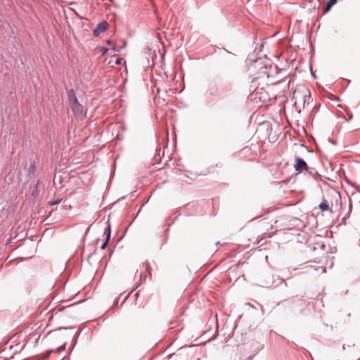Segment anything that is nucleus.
I'll return each instance as SVG.
<instances>
[{"label":"nucleus","instance_id":"obj_7","mask_svg":"<svg viewBox=\"0 0 360 360\" xmlns=\"http://www.w3.org/2000/svg\"><path fill=\"white\" fill-rule=\"evenodd\" d=\"M68 102H69V104L70 105V108L75 105L76 103H79L78 101V99L76 96V94H75V90L73 89H70L68 92Z\"/></svg>","mask_w":360,"mask_h":360},{"label":"nucleus","instance_id":"obj_40","mask_svg":"<svg viewBox=\"0 0 360 360\" xmlns=\"http://www.w3.org/2000/svg\"><path fill=\"white\" fill-rule=\"evenodd\" d=\"M248 304L250 307L255 308V307H253V305H252L251 304L248 303Z\"/></svg>","mask_w":360,"mask_h":360},{"label":"nucleus","instance_id":"obj_2","mask_svg":"<svg viewBox=\"0 0 360 360\" xmlns=\"http://www.w3.org/2000/svg\"><path fill=\"white\" fill-rule=\"evenodd\" d=\"M295 160L294 168L296 172H302L303 171H308L310 169L303 158L296 156Z\"/></svg>","mask_w":360,"mask_h":360},{"label":"nucleus","instance_id":"obj_17","mask_svg":"<svg viewBox=\"0 0 360 360\" xmlns=\"http://www.w3.org/2000/svg\"><path fill=\"white\" fill-rule=\"evenodd\" d=\"M276 282H278L277 285H283V286L285 288H286L288 286L287 282L284 279L279 278H278Z\"/></svg>","mask_w":360,"mask_h":360},{"label":"nucleus","instance_id":"obj_14","mask_svg":"<svg viewBox=\"0 0 360 360\" xmlns=\"http://www.w3.org/2000/svg\"><path fill=\"white\" fill-rule=\"evenodd\" d=\"M79 335H80V331H79V330L77 331L75 333V334L74 335V336L72 338V346H71V348H70V352H72L73 350L74 347L77 345V339H78Z\"/></svg>","mask_w":360,"mask_h":360},{"label":"nucleus","instance_id":"obj_24","mask_svg":"<svg viewBox=\"0 0 360 360\" xmlns=\"http://www.w3.org/2000/svg\"><path fill=\"white\" fill-rule=\"evenodd\" d=\"M108 50H109V49H108V48H106V47H101V53H102V55H104V54L107 53V52L108 51Z\"/></svg>","mask_w":360,"mask_h":360},{"label":"nucleus","instance_id":"obj_19","mask_svg":"<svg viewBox=\"0 0 360 360\" xmlns=\"http://www.w3.org/2000/svg\"><path fill=\"white\" fill-rule=\"evenodd\" d=\"M61 200H62V198L56 199L54 200L50 201L49 205H58L61 202Z\"/></svg>","mask_w":360,"mask_h":360},{"label":"nucleus","instance_id":"obj_18","mask_svg":"<svg viewBox=\"0 0 360 360\" xmlns=\"http://www.w3.org/2000/svg\"><path fill=\"white\" fill-rule=\"evenodd\" d=\"M66 345H67V342H64L61 346H60L59 347H58V348L56 349V351H57L58 352H61L64 351V350L65 349V348H66Z\"/></svg>","mask_w":360,"mask_h":360},{"label":"nucleus","instance_id":"obj_10","mask_svg":"<svg viewBox=\"0 0 360 360\" xmlns=\"http://www.w3.org/2000/svg\"><path fill=\"white\" fill-rule=\"evenodd\" d=\"M338 0H328L323 8V13H327L330 8L337 3Z\"/></svg>","mask_w":360,"mask_h":360},{"label":"nucleus","instance_id":"obj_12","mask_svg":"<svg viewBox=\"0 0 360 360\" xmlns=\"http://www.w3.org/2000/svg\"><path fill=\"white\" fill-rule=\"evenodd\" d=\"M319 209L321 211H328L330 210V207L328 201L326 199H323L322 202L320 203L319 206Z\"/></svg>","mask_w":360,"mask_h":360},{"label":"nucleus","instance_id":"obj_27","mask_svg":"<svg viewBox=\"0 0 360 360\" xmlns=\"http://www.w3.org/2000/svg\"><path fill=\"white\" fill-rule=\"evenodd\" d=\"M70 353H69V354L68 356L63 357L62 359V360H70Z\"/></svg>","mask_w":360,"mask_h":360},{"label":"nucleus","instance_id":"obj_36","mask_svg":"<svg viewBox=\"0 0 360 360\" xmlns=\"http://www.w3.org/2000/svg\"><path fill=\"white\" fill-rule=\"evenodd\" d=\"M352 118V115H349V117H348V119L347 120V122H349V120H351Z\"/></svg>","mask_w":360,"mask_h":360},{"label":"nucleus","instance_id":"obj_9","mask_svg":"<svg viewBox=\"0 0 360 360\" xmlns=\"http://www.w3.org/2000/svg\"><path fill=\"white\" fill-rule=\"evenodd\" d=\"M130 293L125 294V292H122L120 295L119 297L114 302L113 307L116 308L117 307V304L119 301H121L122 300V304L128 299L129 297Z\"/></svg>","mask_w":360,"mask_h":360},{"label":"nucleus","instance_id":"obj_29","mask_svg":"<svg viewBox=\"0 0 360 360\" xmlns=\"http://www.w3.org/2000/svg\"><path fill=\"white\" fill-rule=\"evenodd\" d=\"M96 254V250H94L93 252H91L89 255V257H91L93 255H95Z\"/></svg>","mask_w":360,"mask_h":360},{"label":"nucleus","instance_id":"obj_31","mask_svg":"<svg viewBox=\"0 0 360 360\" xmlns=\"http://www.w3.org/2000/svg\"><path fill=\"white\" fill-rule=\"evenodd\" d=\"M345 180H346L347 184H351L353 186V184H352V181L349 179L346 178Z\"/></svg>","mask_w":360,"mask_h":360},{"label":"nucleus","instance_id":"obj_45","mask_svg":"<svg viewBox=\"0 0 360 360\" xmlns=\"http://www.w3.org/2000/svg\"><path fill=\"white\" fill-rule=\"evenodd\" d=\"M335 100L339 101L340 99H339V98L335 97Z\"/></svg>","mask_w":360,"mask_h":360},{"label":"nucleus","instance_id":"obj_35","mask_svg":"<svg viewBox=\"0 0 360 360\" xmlns=\"http://www.w3.org/2000/svg\"><path fill=\"white\" fill-rule=\"evenodd\" d=\"M297 301L300 302H302V298H297L296 299ZM294 301H295V300L294 299Z\"/></svg>","mask_w":360,"mask_h":360},{"label":"nucleus","instance_id":"obj_37","mask_svg":"<svg viewBox=\"0 0 360 360\" xmlns=\"http://www.w3.org/2000/svg\"><path fill=\"white\" fill-rule=\"evenodd\" d=\"M346 219H347V217H343V219H342V222H343L344 224H345V223H346Z\"/></svg>","mask_w":360,"mask_h":360},{"label":"nucleus","instance_id":"obj_39","mask_svg":"<svg viewBox=\"0 0 360 360\" xmlns=\"http://www.w3.org/2000/svg\"><path fill=\"white\" fill-rule=\"evenodd\" d=\"M311 76L315 79L316 78V75L311 72Z\"/></svg>","mask_w":360,"mask_h":360},{"label":"nucleus","instance_id":"obj_8","mask_svg":"<svg viewBox=\"0 0 360 360\" xmlns=\"http://www.w3.org/2000/svg\"><path fill=\"white\" fill-rule=\"evenodd\" d=\"M68 102H69V104L70 105V108L75 105L76 103H79L78 101V99L76 96V94H75V90L73 89H70L68 92Z\"/></svg>","mask_w":360,"mask_h":360},{"label":"nucleus","instance_id":"obj_6","mask_svg":"<svg viewBox=\"0 0 360 360\" xmlns=\"http://www.w3.org/2000/svg\"><path fill=\"white\" fill-rule=\"evenodd\" d=\"M162 86L163 87L156 85L155 88L156 89L157 96L163 101H165V96L167 95V85L163 84Z\"/></svg>","mask_w":360,"mask_h":360},{"label":"nucleus","instance_id":"obj_42","mask_svg":"<svg viewBox=\"0 0 360 360\" xmlns=\"http://www.w3.org/2000/svg\"><path fill=\"white\" fill-rule=\"evenodd\" d=\"M39 338H40V335H38V338H37L36 342H37V341H38V340L39 339Z\"/></svg>","mask_w":360,"mask_h":360},{"label":"nucleus","instance_id":"obj_3","mask_svg":"<svg viewBox=\"0 0 360 360\" xmlns=\"http://www.w3.org/2000/svg\"><path fill=\"white\" fill-rule=\"evenodd\" d=\"M263 63H264V60L262 58H257L255 60V67L259 68V69L261 70V73L267 75V76L269 77V73L267 72L266 70H267L268 68H271V62L268 61L267 63H266L264 65H263Z\"/></svg>","mask_w":360,"mask_h":360},{"label":"nucleus","instance_id":"obj_32","mask_svg":"<svg viewBox=\"0 0 360 360\" xmlns=\"http://www.w3.org/2000/svg\"><path fill=\"white\" fill-rule=\"evenodd\" d=\"M140 281H146V276H143L141 274L140 275Z\"/></svg>","mask_w":360,"mask_h":360},{"label":"nucleus","instance_id":"obj_5","mask_svg":"<svg viewBox=\"0 0 360 360\" xmlns=\"http://www.w3.org/2000/svg\"><path fill=\"white\" fill-rule=\"evenodd\" d=\"M71 110L75 117H82L84 116V107L79 103L72 105Z\"/></svg>","mask_w":360,"mask_h":360},{"label":"nucleus","instance_id":"obj_16","mask_svg":"<svg viewBox=\"0 0 360 360\" xmlns=\"http://www.w3.org/2000/svg\"><path fill=\"white\" fill-rule=\"evenodd\" d=\"M54 352L53 349H49L47 350L44 354H41L42 359H46L48 358L53 352Z\"/></svg>","mask_w":360,"mask_h":360},{"label":"nucleus","instance_id":"obj_13","mask_svg":"<svg viewBox=\"0 0 360 360\" xmlns=\"http://www.w3.org/2000/svg\"><path fill=\"white\" fill-rule=\"evenodd\" d=\"M39 181H37V183L36 184V185L34 186V188L33 189V191L31 193V196L34 199H35L36 198H37L39 195L40 191H39Z\"/></svg>","mask_w":360,"mask_h":360},{"label":"nucleus","instance_id":"obj_47","mask_svg":"<svg viewBox=\"0 0 360 360\" xmlns=\"http://www.w3.org/2000/svg\"><path fill=\"white\" fill-rule=\"evenodd\" d=\"M75 304H74V305H75ZM72 306H73V304H70V306H68V307H72Z\"/></svg>","mask_w":360,"mask_h":360},{"label":"nucleus","instance_id":"obj_22","mask_svg":"<svg viewBox=\"0 0 360 360\" xmlns=\"http://www.w3.org/2000/svg\"><path fill=\"white\" fill-rule=\"evenodd\" d=\"M209 91L211 95H214L217 91V88L215 86H214L210 88Z\"/></svg>","mask_w":360,"mask_h":360},{"label":"nucleus","instance_id":"obj_30","mask_svg":"<svg viewBox=\"0 0 360 360\" xmlns=\"http://www.w3.org/2000/svg\"><path fill=\"white\" fill-rule=\"evenodd\" d=\"M313 169L312 168H310L308 171H307V172H309L310 174L311 175H314V172H313Z\"/></svg>","mask_w":360,"mask_h":360},{"label":"nucleus","instance_id":"obj_33","mask_svg":"<svg viewBox=\"0 0 360 360\" xmlns=\"http://www.w3.org/2000/svg\"><path fill=\"white\" fill-rule=\"evenodd\" d=\"M106 43H107L108 44H109V45H110V44H113V42H112L110 39L107 40V41H106Z\"/></svg>","mask_w":360,"mask_h":360},{"label":"nucleus","instance_id":"obj_43","mask_svg":"<svg viewBox=\"0 0 360 360\" xmlns=\"http://www.w3.org/2000/svg\"><path fill=\"white\" fill-rule=\"evenodd\" d=\"M135 192H136V191H134V192H132V193H131V195H132V196H133V195H134V193H135Z\"/></svg>","mask_w":360,"mask_h":360},{"label":"nucleus","instance_id":"obj_4","mask_svg":"<svg viewBox=\"0 0 360 360\" xmlns=\"http://www.w3.org/2000/svg\"><path fill=\"white\" fill-rule=\"evenodd\" d=\"M108 27V24L106 21L100 22L93 31L95 37H98L102 32H104Z\"/></svg>","mask_w":360,"mask_h":360},{"label":"nucleus","instance_id":"obj_28","mask_svg":"<svg viewBox=\"0 0 360 360\" xmlns=\"http://www.w3.org/2000/svg\"><path fill=\"white\" fill-rule=\"evenodd\" d=\"M96 254V250H94L93 252H91L89 255V257H91L93 255H95Z\"/></svg>","mask_w":360,"mask_h":360},{"label":"nucleus","instance_id":"obj_15","mask_svg":"<svg viewBox=\"0 0 360 360\" xmlns=\"http://www.w3.org/2000/svg\"><path fill=\"white\" fill-rule=\"evenodd\" d=\"M143 266L145 267L146 271L148 274H149L150 275H151L152 268H151V266H150V263L148 262H145L143 264Z\"/></svg>","mask_w":360,"mask_h":360},{"label":"nucleus","instance_id":"obj_20","mask_svg":"<svg viewBox=\"0 0 360 360\" xmlns=\"http://www.w3.org/2000/svg\"><path fill=\"white\" fill-rule=\"evenodd\" d=\"M75 328V326L59 327L57 329L54 330V331L60 330H74Z\"/></svg>","mask_w":360,"mask_h":360},{"label":"nucleus","instance_id":"obj_21","mask_svg":"<svg viewBox=\"0 0 360 360\" xmlns=\"http://www.w3.org/2000/svg\"><path fill=\"white\" fill-rule=\"evenodd\" d=\"M35 165L34 163H31L30 167L28 169L29 174L34 173L35 170Z\"/></svg>","mask_w":360,"mask_h":360},{"label":"nucleus","instance_id":"obj_26","mask_svg":"<svg viewBox=\"0 0 360 360\" xmlns=\"http://www.w3.org/2000/svg\"><path fill=\"white\" fill-rule=\"evenodd\" d=\"M219 96L221 98H224L226 96V94L224 91H221L219 94Z\"/></svg>","mask_w":360,"mask_h":360},{"label":"nucleus","instance_id":"obj_11","mask_svg":"<svg viewBox=\"0 0 360 360\" xmlns=\"http://www.w3.org/2000/svg\"><path fill=\"white\" fill-rule=\"evenodd\" d=\"M103 235L105 236L104 241L108 243L111 237V229L110 224L105 229Z\"/></svg>","mask_w":360,"mask_h":360},{"label":"nucleus","instance_id":"obj_41","mask_svg":"<svg viewBox=\"0 0 360 360\" xmlns=\"http://www.w3.org/2000/svg\"><path fill=\"white\" fill-rule=\"evenodd\" d=\"M224 49L226 51V53H231V52L227 51L226 49Z\"/></svg>","mask_w":360,"mask_h":360},{"label":"nucleus","instance_id":"obj_23","mask_svg":"<svg viewBox=\"0 0 360 360\" xmlns=\"http://www.w3.org/2000/svg\"><path fill=\"white\" fill-rule=\"evenodd\" d=\"M121 49H122L121 46H117L114 45L112 47V50L114 52H119V51H120Z\"/></svg>","mask_w":360,"mask_h":360},{"label":"nucleus","instance_id":"obj_1","mask_svg":"<svg viewBox=\"0 0 360 360\" xmlns=\"http://www.w3.org/2000/svg\"><path fill=\"white\" fill-rule=\"evenodd\" d=\"M292 98L295 99L293 105L298 113L313 101L310 91L305 85L297 86L292 94Z\"/></svg>","mask_w":360,"mask_h":360},{"label":"nucleus","instance_id":"obj_44","mask_svg":"<svg viewBox=\"0 0 360 360\" xmlns=\"http://www.w3.org/2000/svg\"><path fill=\"white\" fill-rule=\"evenodd\" d=\"M87 261H89V259H91V257H89V256L87 257Z\"/></svg>","mask_w":360,"mask_h":360},{"label":"nucleus","instance_id":"obj_38","mask_svg":"<svg viewBox=\"0 0 360 360\" xmlns=\"http://www.w3.org/2000/svg\"><path fill=\"white\" fill-rule=\"evenodd\" d=\"M216 246H218L220 245V242L219 241H217L216 243H215Z\"/></svg>","mask_w":360,"mask_h":360},{"label":"nucleus","instance_id":"obj_34","mask_svg":"<svg viewBox=\"0 0 360 360\" xmlns=\"http://www.w3.org/2000/svg\"><path fill=\"white\" fill-rule=\"evenodd\" d=\"M120 63H121V59H117L115 61V63L117 65L120 64Z\"/></svg>","mask_w":360,"mask_h":360},{"label":"nucleus","instance_id":"obj_25","mask_svg":"<svg viewBox=\"0 0 360 360\" xmlns=\"http://www.w3.org/2000/svg\"><path fill=\"white\" fill-rule=\"evenodd\" d=\"M108 244V243L107 242L103 241V243H102V245L101 246V250H105V248L107 247Z\"/></svg>","mask_w":360,"mask_h":360},{"label":"nucleus","instance_id":"obj_46","mask_svg":"<svg viewBox=\"0 0 360 360\" xmlns=\"http://www.w3.org/2000/svg\"><path fill=\"white\" fill-rule=\"evenodd\" d=\"M342 348H343V349H345V345H343Z\"/></svg>","mask_w":360,"mask_h":360}]
</instances>
